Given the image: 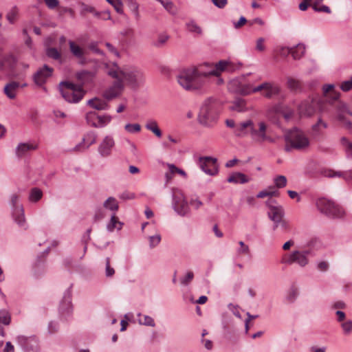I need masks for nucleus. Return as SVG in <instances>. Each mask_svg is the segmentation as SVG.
Returning a JSON list of instances; mask_svg holds the SVG:
<instances>
[{"label": "nucleus", "mask_w": 352, "mask_h": 352, "mask_svg": "<svg viewBox=\"0 0 352 352\" xmlns=\"http://www.w3.org/2000/svg\"><path fill=\"white\" fill-rule=\"evenodd\" d=\"M99 116L95 111L88 112L86 114L87 123L92 126L98 127Z\"/></svg>", "instance_id": "40"}, {"label": "nucleus", "mask_w": 352, "mask_h": 352, "mask_svg": "<svg viewBox=\"0 0 352 352\" xmlns=\"http://www.w3.org/2000/svg\"><path fill=\"white\" fill-rule=\"evenodd\" d=\"M323 92L326 96H329L334 100H337L340 96V94L335 91L333 85H324Z\"/></svg>", "instance_id": "39"}, {"label": "nucleus", "mask_w": 352, "mask_h": 352, "mask_svg": "<svg viewBox=\"0 0 352 352\" xmlns=\"http://www.w3.org/2000/svg\"><path fill=\"white\" fill-rule=\"evenodd\" d=\"M116 228L120 230L122 228V223L115 214H113L110 222L107 225V229L109 231L112 232Z\"/></svg>", "instance_id": "41"}, {"label": "nucleus", "mask_w": 352, "mask_h": 352, "mask_svg": "<svg viewBox=\"0 0 352 352\" xmlns=\"http://www.w3.org/2000/svg\"><path fill=\"white\" fill-rule=\"evenodd\" d=\"M276 52L279 56L282 57H286L289 54H292V48L287 47H280L276 50Z\"/></svg>", "instance_id": "61"}, {"label": "nucleus", "mask_w": 352, "mask_h": 352, "mask_svg": "<svg viewBox=\"0 0 352 352\" xmlns=\"http://www.w3.org/2000/svg\"><path fill=\"white\" fill-rule=\"evenodd\" d=\"M91 13L94 14V16L96 17V16H99V12L96 11L95 8L92 6L82 4V10H81V14L85 15L87 13Z\"/></svg>", "instance_id": "51"}, {"label": "nucleus", "mask_w": 352, "mask_h": 352, "mask_svg": "<svg viewBox=\"0 0 352 352\" xmlns=\"http://www.w3.org/2000/svg\"><path fill=\"white\" fill-rule=\"evenodd\" d=\"M124 89V82L120 79H114L113 84L104 91L103 96L105 99L110 100L120 96Z\"/></svg>", "instance_id": "15"}, {"label": "nucleus", "mask_w": 352, "mask_h": 352, "mask_svg": "<svg viewBox=\"0 0 352 352\" xmlns=\"http://www.w3.org/2000/svg\"><path fill=\"white\" fill-rule=\"evenodd\" d=\"M97 135L94 131H89L87 133L78 146H76L75 149L78 151H82L88 148L91 145L94 144L96 141Z\"/></svg>", "instance_id": "20"}, {"label": "nucleus", "mask_w": 352, "mask_h": 352, "mask_svg": "<svg viewBox=\"0 0 352 352\" xmlns=\"http://www.w3.org/2000/svg\"><path fill=\"white\" fill-rule=\"evenodd\" d=\"M186 27L187 30L191 33L197 35H200L202 33L201 28L194 21L186 23Z\"/></svg>", "instance_id": "43"}, {"label": "nucleus", "mask_w": 352, "mask_h": 352, "mask_svg": "<svg viewBox=\"0 0 352 352\" xmlns=\"http://www.w3.org/2000/svg\"><path fill=\"white\" fill-rule=\"evenodd\" d=\"M18 14H19L18 8L16 6H14L8 12V14L6 15V19L10 23H14L17 19Z\"/></svg>", "instance_id": "47"}, {"label": "nucleus", "mask_w": 352, "mask_h": 352, "mask_svg": "<svg viewBox=\"0 0 352 352\" xmlns=\"http://www.w3.org/2000/svg\"><path fill=\"white\" fill-rule=\"evenodd\" d=\"M194 274L191 271H188L186 274L180 280L181 284L184 285H188L193 279Z\"/></svg>", "instance_id": "58"}, {"label": "nucleus", "mask_w": 352, "mask_h": 352, "mask_svg": "<svg viewBox=\"0 0 352 352\" xmlns=\"http://www.w3.org/2000/svg\"><path fill=\"white\" fill-rule=\"evenodd\" d=\"M164 9L168 12L170 14L175 15L177 12V9L173 1H170L168 4L166 5V8Z\"/></svg>", "instance_id": "63"}, {"label": "nucleus", "mask_w": 352, "mask_h": 352, "mask_svg": "<svg viewBox=\"0 0 352 352\" xmlns=\"http://www.w3.org/2000/svg\"><path fill=\"white\" fill-rule=\"evenodd\" d=\"M69 50L72 54L78 59L83 58L85 54V50L74 41H70L69 42Z\"/></svg>", "instance_id": "26"}, {"label": "nucleus", "mask_w": 352, "mask_h": 352, "mask_svg": "<svg viewBox=\"0 0 352 352\" xmlns=\"http://www.w3.org/2000/svg\"><path fill=\"white\" fill-rule=\"evenodd\" d=\"M265 204L269 208L268 217L274 223V230L280 227L283 231H287L289 224L283 218L285 212L283 207L273 199H268Z\"/></svg>", "instance_id": "5"}, {"label": "nucleus", "mask_w": 352, "mask_h": 352, "mask_svg": "<svg viewBox=\"0 0 352 352\" xmlns=\"http://www.w3.org/2000/svg\"><path fill=\"white\" fill-rule=\"evenodd\" d=\"M279 192L275 188L274 186H270L267 189L259 192L256 197L258 198H264L269 197V199H272L273 197H278Z\"/></svg>", "instance_id": "34"}, {"label": "nucleus", "mask_w": 352, "mask_h": 352, "mask_svg": "<svg viewBox=\"0 0 352 352\" xmlns=\"http://www.w3.org/2000/svg\"><path fill=\"white\" fill-rule=\"evenodd\" d=\"M12 215L16 223L21 227L25 226V219L23 207H17L12 212Z\"/></svg>", "instance_id": "28"}, {"label": "nucleus", "mask_w": 352, "mask_h": 352, "mask_svg": "<svg viewBox=\"0 0 352 352\" xmlns=\"http://www.w3.org/2000/svg\"><path fill=\"white\" fill-rule=\"evenodd\" d=\"M236 67L230 60H222L216 63H205L182 70L177 76L178 83L186 90L196 91L202 89L212 76L217 77V84L221 85L220 77L223 72H232Z\"/></svg>", "instance_id": "1"}, {"label": "nucleus", "mask_w": 352, "mask_h": 352, "mask_svg": "<svg viewBox=\"0 0 352 352\" xmlns=\"http://www.w3.org/2000/svg\"><path fill=\"white\" fill-rule=\"evenodd\" d=\"M42 196V191L37 188H34L30 191L29 199L32 202H36L41 199Z\"/></svg>", "instance_id": "46"}, {"label": "nucleus", "mask_w": 352, "mask_h": 352, "mask_svg": "<svg viewBox=\"0 0 352 352\" xmlns=\"http://www.w3.org/2000/svg\"><path fill=\"white\" fill-rule=\"evenodd\" d=\"M59 89L63 98L69 102H78L85 95L80 86L69 82H60Z\"/></svg>", "instance_id": "7"}, {"label": "nucleus", "mask_w": 352, "mask_h": 352, "mask_svg": "<svg viewBox=\"0 0 352 352\" xmlns=\"http://www.w3.org/2000/svg\"><path fill=\"white\" fill-rule=\"evenodd\" d=\"M254 91L260 92L262 96L267 98H271L273 96L279 94L280 89L274 83L264 82L255 87Z\"/></svg>", "instance_id": "16"}, {"label": "nucleus", "mask_w": 352, "mask_h": 352, "mask_svg": "<svg viewBox=\"0 0 352 352\" xmlns=\"http://www.w3.org/2000/svg\"><path fill=\"white\" fill-rule=\"evenodd\" d=\"M198 164L200 168L207 175H215L218 173L217 159L212 157H201Z\"/></svg>", "instance_id": "12"}, {"label": "nucleus", "mask_w": 352, "mask_h": 352, "mask_svg": "<svg viewBox=\"0 0 352 352\" xmlns=\"http://www.w3.org/2000/svg\"><path fill=\"white\" fill-rule=\"evenodd\" d=\"M145 127L146 129L152 131L157 137H162V131L158 127L157 122L155 120H149L146 122Z\"/></svg>", "instance_id": "38"}, {"label": "nucleus", "mask_w": 352, "mask_h": 352, "mask_svg": "<svg viewBox=\"0 0 352 352\" xmlns=\"http://www.w3.org/2000/svg\"><path fill=\"white\" fill-rule=\"evenodd\" d=\"M305 52V47L302 44H298L295 47L292 48V56L294 59H299Z\"/></svg>", "instance_id": "42"}, {"label": "nucleus", "mask_w": 352, "mask_h": 352, "mask_svg": "<svg viewBox=\"0 0 352 352\" xmlns=\"http://www.w3.org/2000/svg\"><path fill=\"white\" fill-rule=\"evenodd\" d=\"M340 89L344 91H348L352 89V77L340 85Z\"/></svg>", "instance_id": "64"}, {"label": "nucleus", "mask_w": 352, "mask_h": 352, "mask_svg": "<svg viewBox=\"0 0 352 352\" xmlns=\"http://www.w3.org/2000/svg\"><path fill=\"white\" fill-rule=\"evenodd\" d=\"M15 63V58L12 54H6L0 58V69H12Z\"/></svg>", "instance_id": "24"}, {"label": "nucleus", "mask_w": 352, "mask_h": 352, "mask_svg": "<svg viewBox=\"0 0 352 352\" xmlns=\"http://www.w3.org/2000/svg\"><path fill=\"white\" fill-rule=\"evenodd\" d=\"M285 148L287 151L292 149L303 150L309 146V140L305 133L294 128L285 133Z\"/></svg>", "instance_id": "4"}, {"label": "nucleus", "mask_w": 352, "mask_h": 352, "mask_svg": "<svg viewBox=\"0 0 352 352\" xmlns=\"http://www.w3.org/2000/svg\"><path fill=\"white\" fill-rule=\"evenodd\" d=\"M108 74L113 79H120L124 86L132 89L139 87L144 81L143 73L136 67L129 65L119 67L115 65L109 69Z\"/></svg>", "instance_id": "2"}, {"label": "nucleus", "mask_w": 352, "mask_h": 352, "mask_svg": "<svg viewBox=\"0 0 352 352\" xmlns=\"http://www.w3.org/2000/svg\"><path fill=\"white\" fill-rule=\"evenodd\" d=\"M325 175L329 177H339L343 178L346 181L352 179V171L347 170L344 172H335L331 170H329L325 173Z\"/></svg>", "instance_id": "32"}, {"label": "nucleus", "mask_w": 352, "mask_h": 352, "mask_svg": "<svg viewBox=\"0 0 352 352\" xmlns=\"http://www.w3.org/2000/svg\"><path fill=\"white\" fill-rule=\"evenodd\" d=\"M111 117L108 115L100 116L98 127H102L110 122Z\"/></svg>", "instance_id": "60"}, {"label": "nucleus", "mask_w": 352, "mask_h": 352, "mask_svg": "<svg viewBox=\"0 0 352 352\" xmlns=\"http://www.w3.org/2000/svg\"><path fill=\"white\" fill-rule=\"evenodd\" d=\"M343 331L345 334H349L352 332V321L347 320L342 323L341 324Z\"/></svg>", "instance_id": "62"}, {"label": "nucleus", "mask_w": 352, "mask_h": 352, "mask_svg": "<svg viewBox=\"0 0 352 352\" xmlns=\"http://www.w3.org/2000/svg\"><path fill=\"white\" fill-rule=\"evenodd\" d=\"M320 3V2H315L312 5V8H314V10H316L317 12H325V13H328V14L331 12V9L328 6H324V5L319 6L318 4Z\"/></svg>", "instance_id": "55"}, {"label": "nucleus", "mask_w": 352, "mask_h": 352, "mask_svg": "<svg viewBox=\"0 0 352 352\" xmlns=\"http://www.w3.org/2000/svg\"><path fill=\"white\" fill-rule=\"evenodd\" d=\"M11 322V315L6 309L0 310V324L9 325ZM0 335L2 337L5 336V331L0 326Z\"/></svg>", "instance_id": "25"}, {"label": "nucleus", "mask_w": 352, "mask_h": 352, "mask_svg": "<svg viewBox=\"0 0 352 352\" xmlns=\"http://www.w3.org/2000/svg\"><path fill=\"white\" fill-rule=\"evenodd\" d=\"M250 137L257 144L272 143L274 141V138L270 135L268 125L265 121H259L256 124L254 123Z\"/></svg>", "instance_id": "8"}, {"label": "nucleus", "mask_w": 352, "mask_h": 352, "mask_svg": "<svg viewBox=\"0 0 352 352\" xmlns=\"http://www.w3.org/2000/svg\"><path fill=\"white\" fill-rule=\"evenodd\" d=\"M19 84L16 82H11L7 84L4 87V94L10 98L14 99L16 97Z\"/></svg>", "instance_id": "27"}, {"label": "nucleus", "mask_w": 352, "mask_h": 352, "mask_svg": "<svg viewBox=\"0 0 352 352\" xmlns=\"http://www.w3.org/2000/svg\"><path fill=\"white\" fill-rule=\"evenodd\" d=\"M47 55L55 60H58L60 58V53L57 49L54 47H50L47 50Z\"/></svg>", "instance_id": "57"}, {"label": "nucleus", "mask_w": 352, "mask_h": 352, "mask_svg": "<svg viewBox=\"0 0 352 352\" xmlns=\"http://www.w3.org/2000/svg\"><path fill=\"white\" fill-rule=\"evenodd\" d=\"M16 341L26 352H38V339L36 336L29 337L19 336Z\"/></svg>", "instance_id": "13"}, {"label": "nucleus", "mask_w": 352, "mask_h": 352, "mask_svg": "<svg viewBox=\"0 0 352 352\" xmlns=\"http://www.w3.org/2000/svg\"><path fill=\"white\" fill-rule=\"evenodd\" d=\"M281 111L282 105L280 104L272 105L266 110L265 116L272 122H276L278 120V116L280 114Z\"/></svg>", "instance_id": "22"}, {"label": "nucleus", "mask_w": 352, "mask_h": 352, "mask_svg": "<svg viewBox=\"0 0 352 352\" xmlns=\"http://www.w3.org/2000/svg\"><path fill=\"white\" fill-rule=\"evenodd\" d=\"M333 107L336 109L337 111V119L341 122L343 126L346 129L351 130L352 129V124L350 121L347 120L344 116V113H348L352 115V112H351L346 105L342 102L340 100L336 101Z\"/></svg>", "instance_id": "14"}, {"label": "nucleus", "mask_w": 352, "mask_h": 352, "mask_svg": "<svg viewBox=\"0 0 352 352\" xmlns=\"http://www.w3.org/2000/svg\"><path fill=\"white\" fill-rule=\"evenodd\" d=\"M167 166L168 170L165 174L166 185H167L172 180L175 174H179L184 177H186V173L185 171L177 168L174 164H168Z\"/></svg>", "instance_id": "23"}, {"label": "nucleus", "mask_w": 352, "mask_h": 352, "mask_svg": "<svg viewBox=\"0 0 352 352\" xmlns=\"http://www.w3.org/2000/svg\"><path fill=\"white\" fill-rule=\"evenodd\" d=\"M149 245L151 248L156 247L161 241V236L159 234L151 236L148 238Z\"/></svg>", "instance_id": "56"}, {"label": "nucleus", "mask_w": 352, "mask_h": 352, "mask_svg": "<svg viewBox=\"0 0 352 352\" xmlns=\"http://www.w3.org/2000/svg\"><path fill=\"white\" fill-rule=\"evenodd\" d=\"M275 188H282L287 185V178L283 175H278L274 179Z\"/></svg>", "instance_id": "48"}, {"label": "nucleus", "mask_w": 352, "mask_h": 352, "mask_svg": "<svg viewBox=\"0 0 352 352\" xmlns=\"http://www.w3.org/2000/svg\"><path fill=\"white\" fill-rule=\"evenodd\" d=\"M52 73L53 69L52 67L44 65L34 74V80L37 85L41 86L45 83L47 80L52 76Z\"/></svg>", "instance_id": "19"}, {"label": "nucleus", "mask_w": 352, "mask_h": 352, "mask_svg": "<svg viewBox=\"0 0 352 352\" xmlns=\"http://www.w3.org/2000/svg\"><path fill=\"white\" fill-rule=\"evenodd\" d=\"M115 146V141L112 136L106 135L99 144L98 151L103 157H107L111 155Z\"/></svg>", "instance_id": "17"}, {"label": "nucleus", "mask_w": 352, "mask_h": 352, "mask_svg": "<svg viewBox=\"0 0 352 352\" xmlns=\"http://www.w3.org/2000/svg\"><path fill=\"white\" fill-rule=\"evenodd\" d=\"M321 113L319 116L317 122L312 126V130L316 134H320L324 129L328 127L327 123L323 120L322 115Z\"/></svg>", "instance_id": "33"}, {"label": "nucleus", "mask_w": 352, "mask_h": 352, "mask_svg": "<svg viewBox=\"0 0 352 352\" xmlns=\"http://www.w3.org/2000/svg\"><path fill=\"white\" fill-rule=\"evenodd\" d=\"M341 144L348 155L352 156V143L346 138L341 139Z\"/></svg>", "instance_id": "49"}, {"label": "nucleus", "mask_w": 352, "mask_h": 352, "mask_svg": "<svg viewBox=\"0 0 352 352\" xmlns=\"http://www.w3.org/2000/svg\"><path fill=\"white\" fill-rule=\"evenodd\" d=\"M310 250H299L292 252L289 255H285L281 263L292 265L296 263L300 267H305L309 263V256H311Z\"/></svg>", "instance_id": "9"}, {"label": "nucleus", "mask_w": 352, "mask_h": 352, "mask_svg": "<svg viewBox=\"0 0 352 352\" xmlns=\"http://www.w3.org/2000/svg\"><path fill=\"white\" fill-rule=\"evenodd\" d=\"M103 207L111 211L116 212L118 210L119 205L116 198L110 197L104 202Z\"/></svg>", "instance_id": "36"}, {"label": "nucleus", "mask_w": 352, "mask_h": 352, "mask_svg": "<svg viewBox=\"0 0 352 352\" xmlns=\"http://www.w3.org/2000/svg\"><path fill=\"white\" fill-rule=\"evenodd\" d=\"M287 85L289 89L292 91H298L301 89V82L298 80L292 77L287 78Z\"/></svg>", "instance_id": "44"}, {"label": "nucleus", "mask_w": 352, "mask_h": 352, "mask_svg": "<svg viewBox=\"0 0 352 352\" xmlns=\"http://www.w3.org/2000/svg\"><path fill=\"white\" fill-rule=\"evenodd\" d=\"M254 122L252 120H247L236 124L234 134L238 137H245L250 135L253 129Z\"/></svg>", "instance_id": "18"}, {"label": "nucleus", "mask_w": 352, "mask_h": 352, "mask_svg": "<svg viewBox=\"0 0 352 352\" xmlns=\"http://www.w3.org/2000/svg\"><path fill=\"white\" fill-rule=\"evenodd\" d=\"M255 87H252L250 84L241 85L237 89V91L242 95H248L252 93H256L254 91Z\"/></svg>", "instance_id": "45"}, {"label": "nucleus", "mask_w": 352, "mask_h": 352, "mask_svg": "<svg viewBox=\"0 0 352 352\" xmlns=\"http://www.w3.org/2000/svg\"><path fill=\"white\" fill-rule=\"evenodd\" d=\"M239 245L240 248L237 250V253L239 255H247L250 253V248L248 245H245L243 241H239Z\"/></svg>", "instance_id": "59"}, {"label": "nucleus", "mask_w": 352, "mask_h": 352, "mask_svg": "<svg viewBox=\"0 0 352 352\" xmlns=\"http://www.w3.org/2000/svg\"><path fill=\"white\" fill-rule=\"evenodd\" d=\"M316 206L321 213L330 218L342 219L346 216V211L342 206L326 198L318 199Z\"/></svg>", "instance_id": "6"}, {"label": "nucleus", "mask_w": 352, "mask_h": 352, "mask_svg": "<svg viewBox=\"0 0 352 352\" xmlns=\"http://www.w3.org/2000/svg\"><path fill=\"white\" fill-rule=\"evenodd\" d=\"M38 148V145L33 142L21 143L16 149V155L19 157H23L30 152L35 151Z\"/></svg>", "instance_id": "21"}, {"label": "nucleus", "mask_w": 352, "mask_h": 352, "mask_svg": "<svg viewBox=\"0 0 352 352\" xmlns=\"http://www.w3.org/2000/svg\"><path fill=\"white\" fill-rule=\"evenodd\" d=\"M124 129L127 132L133 133L140 132L141 126L139 124H126Z\"/></svg>", "instance_id": "53"}, {"label": "nucleus", "mask_w": 352, "mask_h": 352, "mask_svg": "<svg viewBox=\"0 0 352 352\" xmlns=\"http://www.w3.org/2000/svg\"><path fill=\"white\" fill-rule=\"evenodd\" d=\"M318 109L320 113H325L326 109L323 104L316 99H309L301 102L298 106V113L300 116H311Z\"/></svg>", "instance_id": "10"}, {"label": "nucleus", "mask_w": 352, "mask_h": 352, "mask_svg": "<svg viewBox=\"0 0 352 352\" xmlns=\"http://www.w3.org/2000/svg\"><path fill=\"white\" fill-rule=\"evenodd\" d=\"M230 109L238 112H244L249 110L245 100L242 98H236L234 100L232 103Z\"/></svg>", "instance_id": "30"}, {"label": "nucleus", "mask_w": 352, "mask_h": 352, "mask_svg": "<svg viewBox=\"0 0 352 352\" xmlns=\"http://www.w3.org/2000/svg\"><path fill=\"white\" fill-rule=\"evenodd\" d=\"M319 243V241L316 238L311 239L304 246V250H311V254H313V250L314 248L316 246V245Z\"/></svg>", "instance_id": "54"}, {"label": "nucleus", "mask_w": 352, "mask_h": 352, "mask_svg": "<svg viewBox=\"0 0 352 352\" xmlns=\"http://www.w3.org/2000/svg\"><path fill=\"white\" fill-rule=\"evenodd\" d=\"M88 104L96 110H105L109 107V105L105 100L98 98L89 100L88 101Z\"/></svg>", "instance_id": "29"}, {"label": "nucleus", "mask_w": 352, "mask_h": 352, "mask_svg": "<svg viewBox=\"0 0 352 352\" xmlns=\"http://www.w3.org/2000/svg\"><path fill=\"white\" fill-rule=\"evenodd\" d=\"M173 203L175 210L180 215L184 216L189 212L188 202L184 194L180 189L173 190Z\"/></svg>", "instance_id": "11"}, {"label": "nucleus", "mask_w": 352, "mask_h": 352, "mask_svg": "<svg viewBox=\"0 0 352 352\" xmlns=\"http://www.w3.org/2000/svg\"><path fill=\"white\" fill-rule=\"evenodd\" d=\"M119 14L123 13V4L120 0H107Z\"/></svg>", "instance_id": "50"}, {"label": "nucleus", "mask_w": 352, "mask_h": 352, "mask_svg": "<svg viewBox=\"0 0 352 352\" xmlns=\"http://www.w3.org/2000/svg\"><path fill=\"white\" fill-rule=\"evenodd\" d=\"M94 77V74L91 72L82 71L78 74V79L83 85L91 82Z\"/></svg>", "instance_id": "37"}, {"label": "nucleus", "mask_w": 352, "mask_h": 352, "mask_svg": "<svg viewBox=\"0 0 352 352\" xmlns=\"http://www.w3.org/2000/svg\"><path fill=\"white\" fill-rule=\"evenodd\" d=\"M138 323L141 325H145L151 327H154L155 326V322L153 318L149 316L139 314L138 315Z\"/></svg>", "instance_id": "35"}, {"label": "nucleus", "mask_w": 352, "mask_h": 352, "mask_svg": "<svg viewBox=\"0 0 352 352\" xmlns=\"http://www.w3.org/2000/svg\"><path fill=\"white\" fill-rule=\"evenodd\" d=\"M169 36L166 34H160L157 40L154 42V45L161 47L164 45L168 40Z\"/></svg>", "instance_id": "52"}, {"label": "nucleus", "mask_w": 352, "mask_h": 352, "mask_svg": "<svg viewBox=\"0 0 352 352\" xmlns=\"http://www.w3.org/2000/svg\"><path fill=\"white\" fill-rule=\"evenodd\" d=\"M229 183L245 184L249 182L245 175L241 173H234L232 174L227 179Z\"/></svg>", "instance_id": "31"}, {"label": "nucleus", "mask_w": 352, "mask_h": 352, "mask_svg": "<svg viewBox=\"0 0 352 352\" xmlns=\"http://www.w3.org/2000/svg\"><path fill=\"white\" fill-rule=\"evenodd\" d=\"M221 109V103L217 99L213 98L206 99L199 111L197 117L199 123L206 127H212L219 120Z\"/></svg>", "instance_id": "3"}]
</instances>
